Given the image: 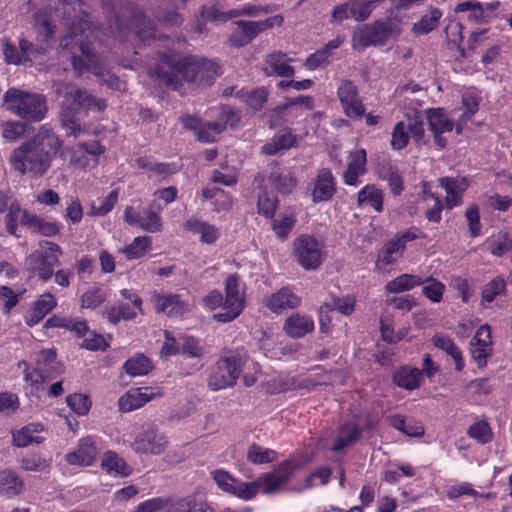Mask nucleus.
Returning <instances> with one entry per match:
<instances>
[{"label": "nucleus", "instance_id": "obj_1", "mask_svg": "<svg viewBox=\"0 0 512 512\" xmlns=\"http://www.w3.org/2000/svg\"><path fill=\"white\" fill-rule=\"evenodd\" d=\"M155 72L160 80L174 89L183 81L197 87L211 86L222 73L219 64L214 60L185 55L174 50L160 54Z\"/></svg>", "mask_w": 512, "mask_h": 512}, {"label": "nucleus", "instance_id": "obj_2", "mask_svg": "<svg viewBox=\"0 0 512 512\" xmlns=\"http://www.w3.org/2000/svg\"><path fill=\"white\" fill-rule=\"evenodd\" d=\"M60 146L61 142L54 131L43 125L31 141L12 152L10 163L21 174L42 176L50 168Z\"/></svg>", "mask_w": 512, "mask_h": 512}, {"label": "nucleus", "instance_id": "obj_3", "mask_svg": "<svg viewBox=\"0 0 512 512\" xmlns=\"http://www.w3.org/2000/svg\"><path fill=\"white\" fill-rule=\"evenodd\" d=\"M54 92L61 98V123L66 130L67 136L75 138L85 134L79 119L76 116L77 110L103 111L106 109V101L96 97L91 92L81 89L74 84L58 82L54 86Z\"/></svg>", "mask_w": 512, "mask_h": 512}, {"label": "nucleus", "instance_id": "obj_4", "mask_svg": "<svg viewBox=\"0 0 512 512\" xmlns=\"http://www.w3.org/2000/svg\"><path fill=\"white\" fill-rule=\"evenodd\" d=\"M3 103L7 111L28 121L39 122L48 112L44 95L15 87L4 93Z\"/></svg>", "mask_w": 512, "mask_h": 512}, {"label": "nucleus", "instance_id": "obj_5", "mask_svg": "<svg viewBox=\"0 0 512 512\" xmlns=\"http://www.w3.org/2000/svg\"><path fill=\"white\" fill-rule=\"evenodd\" d=\"M72 44L77 45L81 53L80 57L73 56L72 58L73 69L78 75L91 72L103 82L111 83L115 80L102 59L91 52L87 34H66L61 40V45L65 49H71L70 45Z\"/></svg>", "mask_w": 512, "mask_h": 512}, {"label": "nucleus", "instance_id": "obj_6", "mask_svg": "<svg viewBox=\"0 0 512 512\" xmlns=\"http://www.w3.org/2000/svg\"><path fill=\"white\" fill-rule=\"evenodd\" d=\"M204 304L209 309H215L221 304L222 311L214 315L218 322H230L237 318L244 308V295L239 288V278L236 275L229 276L225 282V299L219 291H211L204 299Z\"/></svg>", "mask_w": 512, "mask_h": 512}, {"label": "nucleus", "instance_id": "obj_7", "mask_svg": "<svg viewBox=\"0 0 512 512\" xmlns=\"http://www.w3.org/2000/svg\"><path fill=\"white\" fill-rule=\"evenodd\" d=\"M76 5L80 7L78 3L65 1L61 4L60 9H56L54 16H51L47 10H39L35 13L36 27L41 30L40 32H54L56 26L53 23L57 18L64 20L65 25L70 24L71 32L83 33L92 30V24L89 20L90 16L86 12L79 10V14L75 15L74 19H71L70 10L75 12Z\"/></svg>", "mask_w": 512, "mask_h": 512}, {"label": "nucleus", "instance_id": "obj_8", "mask_svg": "<svg viewBox=\"0 0 512 512\" xmlns=\"http://www.w3.org/2000/svg\"><path fill=\"white\" fill-rule=\"evenodd\" d=\"M247 360L244 350L231 352L220 359L211 370L208 383L210 389L217 391L233 386Z\"/></svg>", "mask_w": 512, "mask_h": 512}, {"label": "nucleus", "instance_id": "obj_9", "mask_svg": "<svg viewBox=\"0 0 512 512\" xmlns=\"http://www.w3.org/2000/svg\"><path fill=\"white\" fill-rule=\"evenodd\" d=\"M293 253L305 270H316L326 257L324 246L311 235H300L294 240Z\"/></svg>", "mask_w": 512, "mask_h": 512}, {"label": "nucleus", "instance_id": "obj_10", "mask_svg": "<svg viewBox=\"0 0 512 512\" xmlns=\"http://www.w3.org/2000/svg\"><path fill=\"white\" fill-rule=\"evenodd\" d=\"M164 205L153 200L149 207L137 211L132 206H127L124 211V221L130 226H136L144 231L156 233L162 230L160 212Z\"/></svg>", "mask_w": 512, "mask_h": 512}, {"label": "nucleus", "instance_id": "obj_11", "mask_svg": "<svg viewBox=\"0 0 512 512\" xmlns=\"http://www.w3.org/2000/svg\"><path fill=\"white\" fill-rule=\"evenodd\" d=\"M418 238V230L409 228L397 233L390 241L386 242L379 252L375 267L378 271H386L387 267L397 262L403 255L406 244Z\"/></svg>", "mask_w": 512, "mask_h": 512}, {"label": "nucleus", "instance_id": "obj_12", "mask_svg": "<svg viewBox=\"0 0 512 512\" xmlns=\"http://www.w3.org/2000/svg\"><path fill=\"white\" fill-rule=\"evenodd\" d=\"M167 439L152 424L135 431L130 447L136 454L159 455L167 447Z\"/></svg>", "mask_w": 512, "mask_h": 512}, {"label": "nucleus", "instance_id": "obj_13", "mask_svg": "<svg viewBox=\"0 0 512 512\" xmlns=\"http://www.w3.org/2000/svg\"><path fill=\"white\" fill-rule=\"evenodd\" d=\"M212 479L223 492L249 501L258 494L259 482H241L223 469H215L211 472Z\"/></svg>", "mask_w": 512, "mask_h": 512}, {"label": "nucleus", "instance_id": "obj_14", "mask_svg": "<svg viewBox=\"0 0 512 512\" xmlns=\"http://www.w3.org/2000/svg\"><path fill=\"white\" fill-rule=\"evenodd\" d=\"M43 244L47 251L33 252L27 258V264L42 280L47 281L53 275L54 266L59 262L57 253H61V248L53 242L45 241Z\"/></svg>", "mask_w": 512, "mask_h": 512}, {"label": "nucleus", "instance_id": "obj_15", "mask_svg": "<svg viewBox=\"0 0 512 512\" xmlns=\"http://www.w3.org/2000/svg\"><path fill=\"white\" fill-rule=\"evenodd\" d=\"M343 113L353 119H359L365 114V107L359 96L357 86L350 80L341 79L336 90Z\"/></svg>", "mask_w": 512, "mask_h": 512}, {"label": "nucleus", "instance_id": "obj_16", "mask_svg": "<svg viewBox=\"0 0 512 512\" xmlns=\"http://www.w3.org/2000/svg\"><path fill=\"white\" fill-rule=\"evenodd\" d=\"M425 114L428 129L433 136L435 145L439 148H444L447 144L444 134L453 130V121L448 117L443 108L428 109L425 111Z\"/></svg>", "mask_w": 512, "mask_h": 512}, {"label": "nucleus", "instance_id": "obj_17", "mask_svg": "<svg viewBox=\"0 0 512 512\" xmlns=\"http://www.w3.org/2000/svg\"><path fill=\"white\" fill-rule=\"evenodd\" d=\"M239 117L230 107H223L218 119L201 125L197 131V138L203 142H213L226 128L227 124L235 125Z\"/></svg>", "mask_w": 512, "mask_h": 512}, {"label": "nucleus", "instance_id": "obj_18", "mask_svg": "<svg viewBox=\"0 0 512 512\" xmlns=\"http://www.w3.org/2000/svg\"><path fill=\"white\" fill-rule=\"evenodd\" d=\"M367 173V152L364 148L352 150L347 158V168L343 173V181L348 186H357L359 178Z\"/></svg>", "mask_w": 512, "mask_h": 512}, {"label": "nucleus", "instance_id": "obj_19", "mask_svg": "<svg viewBox=\"0 0 512 512\" xmlns=\"http://www.w3.org/2000/svg\"><path fill=\"white\" fill-rule=\"evenodd\" d=\"M153 302L157 312L170 317L181 316L192 308V303L178 294H158L153 297Z\"/></svg>", "mask_w": 512, "mask_h": 512}, {"label": "nucleus", "instance_id": "obj_20", "mask_svg": "<svg viewBox=\"0 0 512 512\" xmlns=\"http://www.w3.org/2000/svg\"><path fill=\"white\" fill-rule=\"evenodd\" d=\"M98 448L92 437H84L78 441L74 451L65 455V460L71 465L90 466L97 456Z\"/></svg>", "mask_w": 512, "mask_h": 512}, {"label": "nucleus", "instance_id": "obj_21", "mask_svg": "<svg viewBox=\"0 0 512 512\" xmlns=\"http://www.w3.org/2000/svg\"><path fill=\"white\" fill-rule=\"evenodd\" d=\"M44 432L45 429L41 423H29L20 429L12 431V444L18 448L39 445L46 439L43 435Z\"/></svg>", "mask_w": 512, "mask_h": 512}, {"label": "nucleus", "instance_id": "obj_22", "mask_svg": "<svg viewBox=\"0 0 512 512\" xmlns=\"http://www.w3.org/2000/svg\"><path fill=\"white\" fill-rule=\"evenodd\" d=\"M440 186L445 190V205L452 209L462 203L463 193L469 187V181L465 177H443L439 180Z\"/></svg>", "mask_w": 512, "mask_h": 512}, {"label": "nucleus", "instance_id": "obj_23", "mask_svg": "<svg viewBox=\"0 0 512 512\" xmlns=\"http://www.w3.org/2000/svg\"><path fill=\"white\" fill-rule=\"evenodd\" d=\"M100 467L102 471L114 478H126L133 472L132 466L112 450H108L102 455Z\"/></svg>", "mask_w": 512, "mask_h": 512}, {"label": "nucleus", "instance_id": "obj_24", "mask_svg": "<svg viewBox=\"0 0 512 512\" xmlns=\"http://www.w3.org/2000/svg\"><path fill=\"white\" fill-rule=\"evenodd\" d=\"M166 512H215L214 508L197 495L171 498Z\"/></svg>", "mask_w": 512, "mask_h": 512}, {"label": "nucleus", "instance_id": "obj_25", "mask_svg": "<svg viewBox=\"0 0 512 512\" xmlns=\"http://www.w3.org/2000/svg\"><path fill=\"white\" fill-rule=\"evenodd\" d=\"M290 476L291 466L286 464L278 470L260 477L255 482H259L258 491L262 489L265 494H273L289 481Z\"/></svg>", "mask_w": 512, "mask_h": 512}, {"label": "nucleus", "instance_id": "obj_26", "mask_svg": "<svg viewBox=\"0 0 512 512\" xmlns=\"http://www.w3.org/2000/svg\"><path fill=\"white\" fill-rule=\"evenodd\" d=\"M335 193V180L332 172L323 168L319 171L315 186L312 191L313 202H324L330 200Z\"/></svg>", "mask_w": 512, "mask_h": 512}, {"label": "nucleus", "instance_id": "obj_27", "mask_svg": "<svg viewBox=\"0 0 512 512\" xmlns=\"http://www.w3.org/2000/svg\"><path fill=\"white\" fill-rule=\"evenodd\" d=\"M314 327L311 317L295 313L285 320L283 330L289 337L298 339L313 332Z\"/></svg>", "mask_w": 512, "mask_h": 512}, {"label": "nucleus", "instance_id": "obj_28", "mask_svg": "<svg viewBox=\"0 0 512 512\" xmlns=\"http://www.w3.org/2000/svg\"><path fill=\"white\" fill-rule=\"evenodd\" d=\"M299 305L300 298L287 287L281 288L267 299V307L274 313L294 309Z\"/></svg>", "mask_w": 512, "mask_h": 512}, {"label": "nucleus", "instance_id": "obj_29", "mask_svg": "<svg viewBox=\"0 0 512 512\" xmlns=\"http://www.w3.org/2000/svg\"><path fill=\"white\" fill-rule=\"evenodd\" d=\"M392 378L395 385L406 390L417 389L423 380L422 371L409 366H402L397 369Z\"/></svg>", "mask_w": 512, "mask_h": 512}, {"label": "nucleus", "instance_id": "obj_30", "mask_svg": "<svg viewBox=\"0 0 512 512\" xmlns=\"http://www.w3.org/2000/svg\"><path fill=\"white\" fill-rule=\"evenodd\" d=\"M56 306V299L50 293H44L34 303L26 324L30 327L38 324Z\"/></svg>", "mask_w": 512, "mask_h": 512}, {"label": "nucleus", "instance_id": "obj_31", "mask_svg": "<svg viewBox=\"0 0 512 512\" xmlns=\"http://www.w3.org/2000/svg\"><path fill=\"white\" fill-rule=\"evenodd\" d=\"M152 397L153 393L148 389L129 390L119 399V408L123 412L133 411L144 406Z\"/></svg>", "mask_w": 512, "mask_h": 512}, {"label": "nucleus", "instance_id": "obj_32", "mask_svg": "<svg viewBox=\"0 0 512 512\" xmlns=\"http://www.w3.org/2000/svg\"><path fill=\"white\" fill-rule=\"evenodd\" d=\"M184 228L199 235V239L204 244H213L219 237V230L207 222L192 218L186 221Z\"/></svg>", "mask_w": 512, "mask_h": 512}, {"label": "nucleus", "instance_id": "obj_33", "mask_svg": "<svg viewBox=\"0 0 512 512\" xmlns=\"http://www.w3.org/2000/svg\"><path fill=\"white\" fill-rule=\"evenodd\" d=\"M23 225L32 233L51 237L59 232V226L55 222L46 221L41 217L31 213H24Z\"/></svg>", "mask_w": 512, "mask_h": 512}, {"label": "nucleus", "instance_id": "obj_34", "mask_svg": "<svg viewBox=\"0 0 512 512\" xmlns=\"http://www.w3.org/2000/svg\"><path fill=\"white\" fill-rule=\"evenodd\" d=\"M383 192L373 184L365 185L357 194L358 206H370L376 212L383 209Z\"/></svg>", "mask_w": 512, "mask_h": 512}, {"label": "nucleus", "instance_id": "obj_35", "mask_svg": "<svg viewBox=\"0 0 512 512\" xmlns=\"http://www.w3.org/2000/svg\"><path fill=\"white\" fill-rule=\"evenodd\" d=\"M102 146L97 141L88 143H79L77 149L74 150L71 162L85 167L89 164L90 156H97L103 153Z\"/></svg>", "mask_w": 512, "mask_h": 512}, {"label": "nucleus", "instance_id": "obj_36", "mask_svg": "<svg viewBox=\"0 0 512 512\" xmlns=\"http://www.w3.org/2000/svg\"><path fill=\"white\" fill-rule=\"evenodd\" d=\"M389 423L392 427L410 437H420L424 434V427L420 422L406 419L399 414L389 417Z\"/></svg>", "mask_w": 512, "mask_h": 512}, {"label": "nucleus", "instance_id": "obj_37", "mask_svg": "<svg viewBox=\"0 0 512 512\" xmlns=\"http://www.w3.org/2000/svg\"><path fill=\"white\" fill-rule=\"evenodd\" d=\"M283 21L281 15H274L259 21H237L236 24L241 32H264L279 28Z\"/></svg>", "mask_w": 512, "mask_h": 512}, {"label": "nucleus", "instance_id": "obj_38", "mask_svg": "<svg viewBox=\"0 0 512 512\" xmlns=\"http://www.w3.org/2000/svg\"><path fill=\"white\" fill-rule=\"evenodd\" d=\"M293 61L282 52H275L268 56L267 64L271 71L280 77H291L294 74V68L290 65Z\"/></svg>", "mask_w": 512, "mask_h": 512}, {"label": "nucleus", "instance_id": "obj_39", "mask_svg": "<svg viewBox=\"0 0 512 512\" xmlns=\"http://www.w3.org/2000/svg\"><path fill=\"white\" fill-rule=\"evenodd\" d=\"M423 283V278L413 274H401L389 281L385 286L388 293H401L409 291Z\"/></svg>", "mask_w": 512, "mask_h": 512}, {"label": "nucleus", "instance_id": "obj_40", "mask_svg": "<svg viewBox=\"0 0 512 512\" xmlns=\"http://www.w3.org/2000/svg\"><path fill=\"white\" fill-rule=\"evenodd\" d=\"M296 215L292 211H285L273 219L272 230L276 237L285 240L296 224Z\"/></svg>", "mask_w": 512, "mask_h": 512}, {"label": "nucleus", "instance_id": "obj_41", "mask_svg": "<svg viewBox=\"0 0 512 512\" xmlns=\"http://www.w3.org/2000/svg\"><path fill=\"white\" fill-rule=\"evenodd\" d=\"M360 434L359 427L352 422L344 424L338 433L336 440L332 445V450L335 452L343 450L345 447L354 443Z\"/></svg>", "mask_w": 512, "mask_h": 512}, {"label": "nucleus", "instance_id": "obj_42", "mask_svg": "<svg viewBox=\"0 0 512 512\" xmlns=\"http://www.w3.org/2000/svg\"><path fill=\"white\" fill-rule=\"evenodd\" d=\"M22 486V480L14 472L0 471V495L14 497L21 492Z\"/></svg>", "mask_w": 512, "mask_h": 512}, {"label": "nucleus", "instance_id": "obj_43", "mask_svg": "<svg viewBox=\"0 0 512 512\" xmlns=\"http://www.w3.org/2000/svg\"><path fill=\"white\" fill-rule=\"evenodd\" d=\"M499 2L480 3L478 1H464L455 7L456 12H470L469 18L480 20L487 11H493L498 8Z\"/></svg>", "mask_w": 512, "mask_h": 512}, {"label": "nucleus", "instance_id": "obj_44", "mask_svg": "<svg viewBox=\"0 0 512 512\" xmlns=\"http://www.w3.org/2000/svg\"><path fill=\"white\" fill-rule=\"evenodd\" d=\"M295 143V136L291 132H285L274 136L266 143L262 150L267 155H278L291 148Z\"/></svg>", "mask_w": 512, "mask_h": 512}, {"label": "nucleus", "instance_id": "obj_45", "mask_svg": "<svg viewBox=\"0 0 512 512\" xmlns=\"http://www.w3.org/2000/svg\"><path fill=\"white\" fill-rule=\"evenodd\" d=\"M152 248V239L149 236L135 237L132 243L120 250L127 259H139Z\"/></svg>", "mask_w": 512, "mask_h": 512}, {"label": "nucleus", "instance_id": "obj_46", "mask_svg": "<svg viewBox=\"0 0 512 512\" xmlns=\"http://www.w3.org/2000/svg\"><path fill=\"white\" fill-rule=\"evenodd\" d=\"M152 367L150 359L143 354L135 355L123 365L125 372L132 377L146 375L152 370Z\"/></svg>", "mask_w": 512, "mask_h": 512}, {"label": "nucleus", "instance_id": "obj_47", "mask_svg": "<svg viewBox=\"0 0 512 512\" xmlns=\"http://www.w3.org/2000/svg\"><path fill=\"white\" fill-rule=\"evenodd\" d=\"M486 245L492 255L501 257L511 250L512 238L507 232L500 231L488 238Z\"/></svg>", "mask_w": 512, "mask_h": 512}, {"label": "nucleus", "instance_id": "obj_48", "mask_svg": "<svg viewBox=\"0 0 512 512\" xmlns=\"http://www.w3.org/2000/svg\"><path fill=\"white\" fill-rule=\"evenodd\" d=\"M45 326L63 327L75 332L78 336H84L88 332L86 321L73 318L51 317L46 321Z\"/></svg>", "mask_w": 512, "mask_h": 512}, {"label": "nucleus", "instance_id": "obj_49", "mask_svg": "<svg viewBox=\"0 0 512 512\" xmlns=\"http://www.w3.org/2000/svg\"><path fill=\"white\" fill-rule=\"evenodd\" d=\"M342 43V40L339 38L330 41L324 48L316 51L315 53L309 55V57L305 61V66L309 70H316L325 64L329 58L330 51L332 49H336Z\"/></svg>", "mask_w": 512, "mask_h": 512}, {"label": "nucleus", "instance_id": "obj_50", "mask_svg": "<svg viewBox=\"0 0 512 512\" xmlns=\"http://www.w3.org/2000/svg\"><path fill=\"white\" fill-rule=\"evenodd\" d=\"M276 451L253 444L248 448L247 460L253 464L271 463L276 459Z\"/></svg>", "mask_w": 512, "mask_h": 512}, {"label": "nucleus", "instance_id": "obj_51", "mask_svg": "<svg viewBox=\"0 0 512 512\" xmlns=\"http://www.w3.org/2000/svg\"><path fill=\"white\" fill-rule=\"evenodd\" d=\"M24 213H29L27 210L22 209L20 204L12 202L9 206L8 213L6 215V227L7 231L16 237H20L18 234V222L23 225Z\"/></svg>", "mask_w": 512, "mask_h": 512}, {"label": "nucleus", "instance_id": "obj_52", "mask_svg": "<svg viewBox=\"0 0 512 512\" xmlns=\"http://www.w3.org/2000/svg\"><path fill=\"white\" fill-rule=\"evenodd\" d=\"M506 292V284L502 277H495L491 281H489L482 289V299L481 302L484 305V303H491L494 301V299L499 296L503 295Z\"/></svg>", "mask_w": 512, "mask_h": 512}, {"label": "nucleus", "instance_id": "obj_53", "mask_svg": "<svg viewBox=\"0 0 512 512\" xmlns=\"http://www.w3.org/2000/svg\"><path fill=\"white\" fill-rule=\"evenodd\" d=\"M389 34H353V48L362 50L368 46H383Z\"/></svg>", "mask_w": 512, "mask_h": 512}, {"label": "nucleus", "instance_id": "obj_54", "mask_svg": "<svg viewBox=\"0 0 512 512\" xmlns=\"http://www.w3.org/2000/svg\"><path fill=\"white\" fill-rule=\"evenodd\" d=\"M422 285V293L426 298L434 303H439L442 300L443 293L445 290V285L434 279L427 278L423 279Z\"/></svg>", "mask_w": 512, "mask_h": 512}, {"label": "nucleus", "instance_id": "obj_55", "mask_svg": "<svg viewBox=\"0 0 512 512\" xmlns=\"http://www.w3.org/2000/svg\"><path fill=\"white\" fill-rule=\"evenodd\" d=\"M481 97L476 91L468 90L462 95L464 113L462 119H470L479 109Z\"/></svg>", "mask_w": 512, "mask_h": 512}, {"label": "nucleus", "instance_id": "obj_56", "mask_svg": "<svg viewBox=\"0 0 512 512\" xmlns=\"http://www.w3.org/2000/svg\"><path fill=\"white\" fill-rule=\"evenodd\" d=\"M106 299V294L100 287L87 290L81 297L82 308L95 309Z\"/></svg>", "mask_w": 512, "mask_h": 512}, {"label": "nucleus", "instance_id": "obj_57", "mask_svg": "<svg viewBox=\"0 0 512 512\" xmlns=\"http://www.w3.org/2000/svg\"><path fill=\"white\" fill-rule=\"evenodd\" d=\"M446 495L451 500L457 499L463 495L472 496L474 498L489 497V494H480L479 492H477L470 483L451 485L447 488Z\"/></svg>", "mask_w": 512, "mask_h": 512}, {"label": "nucleus", "instance_id": "obj_58", "mask_svg": "<svg viewBox=\"0 0 512 512\" xmlns=\"http://www.w3.org/2000/svg\"><path fill=\"white\" fill-rule=\"evenodd\" d=\"M409 140V134L406 127V122L400 121L393 128L391 135V146L395 150L403 149Z\"/></svg>", "mask_w": 512, "mask_h": 512}, {"label": "nucleus", "instance_id": "obj_59", "mask_svg": "<svg viewBox=\"0 0 512 512\" xmlns=\"http://www.w3.org/2000/svg\"><path fill=\"white\" fill-rule=\"evenodd\" d=\"M468 435L481 444L491 440V429L487 422L479 421L471 425L467 431Z\"/></svg>", "mask_w": 512, "mask_h": 512}, {"label": "nucleus", "instance_id": "obj_60", "mask_svg": "<svg viewBox=\"0 0 512 512\" xmlns=\"http://www.w3.org/2000/svg\"><path fill=\"white\" fill-rule=\"evenodd\" d=\"M68 406L78 415H86L91 407L88 396L84 394H72L66 398Z\"/></svg>", "mask_w": 512, "mask_h": 512}, {"label": "nucleus", "instance_id": "obj_61", "mask_svg": "<svg viewBox=\"0 0 512 512\" xmlns=\"http://www.w3.org/2000/svg\"><path fill=\"white\" fill-rule=\"evenodd\" d=\"M181 341V354L187 355L192 358H201L203 355V348L199 344V340L191 337L184 336L180 338Z\"/></svg>", "mask_w": 512, "mask_h": 512}, {"label": "nucleus", "instance_id": "obj_62", "mask_svg": "<svg viewBox=\"0 0 512 512\" xmlns=\"http://www.w3.org/2000/svg\"><path fill=\"white\" fill-rule=\"evenodd\" d=\"M170 503V497H154L140 503L133 512H160Z\"/></svg>", "mask_w": 512, "mask_h": 512}, {"label": "nucleus", "instance_id": "obj_63", "mask_svg": "<svg viewBox=\"0 0 512 512\" xmlns=\"http://www.w3.org/2000/svg\"><path fill=\"white\" fill-rule=\"evenodd\" d=\"M118 199V192L116 190L111 191L107 197L100 201L99 205L95 203L91 206V213L95 216H102L112 210Z\"/></svg>", "mask_w": 512, "mask_h": 512}, {"label": "nucleus", "instance_id": "obj_64", "mask_svg": "<svg viewBox=\"0 0 512 512\" xmlns=\"http://www.w3.org/2000/svg\"><path fill=\"white\" fill-rule=\"evenodd\" d=\"M277 200L275 197L264 193L258 199V212L267 218H272L275 213Z\"/></svg>", "mask_w": 512, "mask_h": 512}]
</instances>
